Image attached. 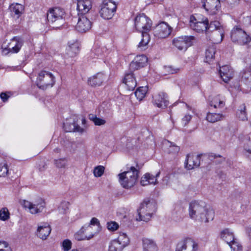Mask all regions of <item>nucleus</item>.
<instances>
[{"instance_id":"obj_14","label":"nucleus","mask_w":251,"mask_h":251,"mask_svg":"<svg viewBox=\"0 0 251 251\" xmlns=\"http://www.w3.org/2000/svg\"><path fill=\"white\" fill-rule=\"evenodd\" d=\"M198 247L193 239L186 238L177 244L176 251H197Z\"/></svg>"},{"instance_id":"obj_61","label":"nucleus","mask_w":251,"mask_h":251,"mask_svg":"<svg viewBox=\"0 0 251 251\" xmlns=\"http://www.w3.org/2000/svg\"><path fill=\"white\" fill-rule=\"evenodd\" d=\"M247 231L248 232L249 236L251 238V226H250V227H248Z\"/></svg>"},{"instance_id":"obj_38","label":"nucleus","mask_w":251,"mask_h":251,"mask_svg":"<svg viewBox=\"0 0 251 251\" xmlns=\"http://www.w3.org/2000/svg\"><path fill=\"white\" fill-rule=\"evenodd\" d=\"M237 117L241 121L247 120V114L246 111V106L245 104H242L238 109L236 113Z\"/></svg>"},{"instance_id":"obj_64","label":"nucleus","mask_w":251,"mask_h":251,"mask_svg":"<svg viewBox=\"0 0 251 251\" xmlns=\"http://www.w3.org/2000/svg\"><path fill=\"white\" fill-rule=\"evenodd\" d=\"M54 151L56 152H59L60 151V150L59 149H56L54 150Z\"/></svg>"},{"instance_id":"obj_32","label":"nucleus","mask_w":251,"mask_h":251,"mask_svg":"<svg viewBox=\"0 0 251 251\" xmlns=\"http://www.w3.org/2000/svg\"><path fill=\"white\" fill-rule=\"evenodd\" d=\"M142 242L144 251H157L156 244L153 240L148 238H144Z\"/></svg>"},{"instance_id":"obj_44","label":"nucleus","mask_w":251,"mask_h":251,"mask_svg":"<svg viewBox=\"0 0 251 251\" xmlns=\"http://www.w3.org/2000/svg\"><path fill=\"white\" fill-rule=\"evenodd\" d=\"M10 218V213L6 207H3L0 209V220L6 221Z\"/></svg>"},{"instance_id":"obj_8","label":"nucleus","mask_w":251,"mask_h":251,"mask_svg":"<svg viewBox=\"0 0 251 251\" xmlns=\"http://www.w3.org/2000/svg\"><path fill=\"white\" fill-rule=\"evenodd\" d=\"M117 9V5L111 0H104L100 11V16L104 19H110L114 16Z\"/></svg>"},{"instance_id":"obj_23","label":"nucleus","mask_w":251,"mask_h":251,"mask_svg":"<svg viewBox=\"0 0 251 251\" xmlns=\"http://www.w3.org/2000/svg\"><path fill=\"white\" fill-rule=\"evenodd\" d=\"M92 3L91 0H77V10L78 15L85 14L88 13L92 8Z\"/></svg>"},{"instance_id":"obj_31","label":"nucleus","mask_w":251,"mask_h":251,"mask_svg":"<svg viewBox=\"0 0 251 251\" xmlns=\"http://www.w3.org/2000/svg\"><path fill=\"white\" fill-rule=\"evenodd\" d=\"M123 83L126 85L128 90H133L137 85V82L134 74L131 73L126 74L124 79Z\"/></svg>"},{"instance_id":"obj_37","label":"nucleus","mask_w":251,"mask_h":251,"mask_svg":"<svg viewBox=\"0 0 251 251\" xmlns=\"http://www.w3.org/2000/svg\"><path fill=\"white\" fill-rule=\"evenodd\" d=\"M119 243L125 248L129 243V239L126 233H120L117 239H115Z\"/></svg>"},{"instance_id":"obj_18","label":"nucleus","mask_w":251,"mask_h":251,"mask_svg":"<svg viewBox=\"0 0 251 251\" xmlns=\"http://www.w3.org/2000/svg\"><path fill=\"white\" fill-rule=\"evenodd\" d=\"M92 25L91 21L86 16L82 15L79 16L75 28L79 32L85 33L91 28Z\"/></svg>"},{"instance_id":"obj_12","label":"nucleus","mask_w":251,"mask_h":251,"mask_svg":"<svg viewBox=\"0 0 251 251\" xmlns=\"http://www.w3.org/2000/svg\"><path fill=\"white\" fill-rule=\"evenodd\" d=\"M208 30L212 32L213 36H218L217 38H213V41L216 43H220L223 39L224 31L223 26L219 22L214 21L208 24Z\"/></svg>"},{"instance_id":"obj_35","label":"nucleus","mask_w":251,"mask_h":251,"mask_svg":"<svg viewBox=\"0 0 251 251\" xmlns=\"http://www.w3.org/2000/svg\"><path fill=\"white\" fill-rule=\"evenodd\" d=\"M64 128L66 132L77 131L80 133L85 132V129L84 128L76 126L74 123L71 124L68 122H66L64 124Z\"/></svg>"},{"instance_id":"obj_28","label":"nucleus","mask_w":251,"mask_h":251,"mask_svg":"<svg viewBox=\"0 0 251 251\" xmlns=\"http://www.w3.org/2000/svg\"><path fill=\"white\" fill-rule=\"evenodd\" d=\"M148 59L144 55H137L130 64V69L137 70L143 67L147 62Z\"/></svg>"},{"instance_id":"obj_43","label":"nucleus","mask_w":251,"mask_h":251,"mask_svg":"<svg viewBox=\"0 0 251 251\" xmlns=\"http://www.w3.org/2000/svg\"><path fill=\"white\" fill-rule=\"evenodd\" d=\"M163 70L165 75L174 74L178 73L180 68L173 66H166L164 67Z\"/></svg>"},{"instance_id":"obj_20","label":"nucleus","mask_w":251,"mask_h":251,"mask_svg":"<svg viewBox=\"0 0 251 251\" xmlns=\"http://www.w3.org/2000/svg\"><path fill=\"white\" fill-rule=\"evenodd\" d=\"M152 103L157 107L165 108L169 104L167 95L164 92H159L154 95L152 97Z\"/></svg>"},{"instance_id":"obj_41","label":"nucleus","mask_w":251,"mask_h":251,"mask_svg":"<svg viewBox=\"0 0 251 251\" xmlns=\"http://www.w3.org/2000/svg\"><path fill=\"white\" fill-rule=\"evenodd\" d=\"M124 248L115 239L111 241L109 245L108 251H122Z\"/></svg>"},{"instance_id":"obj_33","label":"nucleus","mask_w":251,"mask_h":251,"mask_svg":"<svg viewBox=\"0 0 251 251\" xmlns=\"http://www.w3.org/2000/svg\"><path fill=\"white\" fill-rule=\"evenodd\" d=\"M163 145L166 148V151L169 154L176 155L179 151V147L178 146L168 140L163 141Z\"/></svg>"},{"instance_id":"obj_5","label":"nucleus","mask_w":251,"mask_h":251,"mask_svg":"<svg viewBox=\"0 0 251 251\" xmlns=\"http://www.w3.org/2000/svg\"><path fill=\"white\" fill-rule=\"evenodd\" d=\"M54 83V77L50 72L42 71L37 76L36 84L42 89H46L49 87H52Z\"/></svg>"},{"instance_id":"obj_13","label":"nucleus","mask_w":251,"mask_h":251,"mask_svg":"<svg viewBox=\"0 0 251 251\" xmlns=\"http://www.w3.org/2000/svg\"><path fill=\"white\" fill-rule=\"evenodd\" d=\"M195 37L193 36H184L178 37L173 41V45L179 50H186L193 45Z\"/></svg>"},{"instance_id":"obj_53","label":"nucleus","mask_w":251,"mask_h":251,"mask_svg":"<svg viewBox=\"0 0 251 251\" xmlns=\"http://www.w3.org/2000/svg\"><path fill=\"white\" fill-rule=\"evenodd\" d=\"M0 251H12L8 243L4 241H0Z\"/></svg>"},{"instance_id":"obj_59","label":"nucleus","mask_w":251,"mask_h":251,"mask_svg":"<svg viewBox=\"0 0 251 251\" xmlns=\"http://www.w3.org/2000/svg\"><path fill=\"white\" fill-rule=\"evenodd\" d=\"M242 81H243L249 88L251 89V76H250V78L247 79V80H243Z\"/></svg>"},{"instance_id":"obj_6","label":"nucleus","mask_w":251,"mask_h":251,"mask_svg":"<svg viewBox=\"0 0 251 251\" xmlns=\"http://www.w3.org/2000/svg\"><path fill=\"white\" fill-rule=\"evenodd\" d=\"M231 39L234 43L244 45L251 41L250 37L242 28L236 26L231 31Z\"/></svg>"},{"instance_id":"obj_16","label":"nucleus","mask_w":251,"mask_h":251,"mask_svg":"<svg viewBox=\"0 0 251 251\" xmlns=\"http://www.w3.org/2000/svg\"><path fill=\"white\" fill-rule=\"evenodd\" d=\"M202 6L209 15L216 14L221 8L219 0H201Z\"/></svg>"},{"instance_id":"obj_51","label":"nucleus","mask_w":251,"mask_h":251,"mask_svg":"<svg viewBox=\"0 0 251 251\" xmlns=\"http://www.w3.org/2000/svg\"><path fill=\"white\" fill-rule=\"evenodd\" d=\"M232 251H242V247L237 240L228 245Z\"/></svg>"},{"instance_id":"obj_27","label":"nucleus","mask_w":251,"mask_h":251,"mask_svg":"<svg viewBox=\"0 0 251 251\" xmlns=\"http://www.w3.org/2000/svg\"><path fill=\"white\" fill-rule=\"evenodd\" d=\"M185 164V168L189 170L198 167L200 164V156L197 155H188Z\"/></svg>"},{"instance_id":"obj_46","label":"nucleus","mask_w":251,"mask_h":251,"mask_svg":"<svg viewBox=\"0 0 251 251\" xmlns=\"http://www.w3.org/2000/svg\"><path fill=\"white\" fill-rule=\"evenodd\" d=\"M243 152L244 154L249 158L251 156V141L246 142L243 146Z\"/></svg>"},{"instance_id":"obj_34","label":"nucleus","mask_w":251,"mask_h":251,"mask_svg":"<svg viewBox=\"0 0 251 251\" xmlns=\"http://www.w3.org/2000/svg\"><path fill=\"white\" fill-rule=\"evenodd\" d=\"M151 40V37L149 32L142 33V38L139 43L138 48L141 50H146Z\"/></svg>"},{"instance_id":"obj_56","label":"nucleus","mask_w":251,"mask_h":251,"mask_svg":"<svg viewBox=\"0 0 251 251\" xmlns=\"http://www.w3.org/2000/svg\"><path fill=\"white\" fill-rule=\"evenodd\" d=\"M192 116L190 114H186L182 119V122L185 125H186L191 120Z\"/></svg>"},{"instance_id":"obj_39","label":"nucleus","mask_w":251,"mask_h":251,"mask_svg":"<svg viewBox=\"0 0 251 251\" xmlns=\"http://www.w3.org/2000/svg\"><path fill=\"white\" fill-rule=\"evenodd\" d=\"M215 49L213 47L208 48L205 51L206 62L210 63L214 58Z\"/></svg>"},{"instance_id":"obj_47","label":"nucleus","mask_w":251,"mask_h":251,"mask_svg":"<svg viewBox=\"0 0 251 251\" xmlns=\"http://www.w3.org/2000/svg\"><path fill=\"white\" fill-rule=\"evenodd\" d=\"M105 168L103 166L99 165L94 168L93 174L95 177H100L104 173Z\"/></svg>"},{"instance_id":"obj_40","label":"nucleus","mask_w":251,"mask_h":251,"mask_svg":"<svg viewBox=\"0 0 251 251\" xmlns=\"http://www.w3.org/2000/svg\"><path fill=\"white\" fill-rule=\"evenodd\" d=\"M148 91V87L147 86H142L139 87L135 92V95L137 99L139 100H143L145 98Z\"/></svg>"},{"instance_id":"obj_19","label":"nucleus","mask_w":251,"mask_h":251,"mask_svg":"<svg viewBox=\"0 0 251 251\" xmlns=\"http://www.w3.org/2000/svg\"><path fill=\"white\" fill-rule=\"evenodd\" d=\"M79 50V43L76 41H70L66 48L64 57L66 59L73 58L77 55Z\"/></svg>"},{"instance_id":"obj_62","label":"nucleus","mask_w":251,"mask_h":251,"mask_svg":"<svg viewBox=\"0 0 251 251\" xmlns=\"http://www.w3.org/2000/svg\"><path fill=\"white\" fill-rule=\"evenodd\" d=\"M185 106L186 108L187 109H188V110H191V108L190 107H189L187 104H185Z\"/></svg>"},{"instance_id":"obj_1","label":"nucleus","mask_w":251,"mask_h":251,"mask_svg":"<svg viewBox=\"0 0 251 251\" xmlns=\"http://www.w3.org/2000/svg\"><path fill=\"white\" fill-rule=\"evenodd\" d=\"M189 216L196 221L208 223L213 220L215 212L213 208L201 200H194L189 204Z\"/></svg>"},{"instance_id":"obj_25","label":"nucleus","mask_w":251,"mask_h":251,"mask_svg":"<svg viewBox=\"0 0 251 251\" xmlns=\"http://www.w3.org/2000/svg\"><path fill=\"white\" fill-rule=\"evenodd\" d=\"M160 172L157 173L155 176L150 173L145 174L141 179L140 183L142 186L157 183V177L160 176Z\"/></svg>"},{"instance_id":"obj_9","label":"nucleus","mask_w":251,"mask_h":251,"mask_svg":"<svg viewBox=\"0 0 251 251\" xmlns=\"http://www.w3.org/2000/svg\"><path fill=\"white\" fill-rule=\"evenodd\" d=\"M136 28L142 32H149L152 26V22L144 14L137 16L134 20Z\"/></svg>"},{"instance_id":"obj_15","label":"nucleus","mask_w":251,"mask_h":251,"mask_svg":"<svg viewBox=\"0 0 251 251\" xmlns=\"http://www.w3.org/2000/svg\"><path fill=\"white\" fill-rule=\"evenodd\" d=\"M172 32V27L165 22H161L156 25L154 29V36L158 38L168 37Z\"/></svg>"},{"instance_id":"obj_26","label":"nucleus","mask_w":251,"mask_h":251,"mask_svg":"<svg viewBox=\"0 0 251 251\" xmlns=\"http://www.w3.org/2000/svg\"><path fill=\"white\" fill-rule=\"evenodd\" d=\"M210 104L215 108L222 109L226 105V98L221 95H215L211 97Z\"/></svg>"},{"instance_id":"obj_17","label":"nucleus","mask_w":251,"mask_h":251,"mask_svg":"<svg viewBox=\"0 0 251 251\" xmlns=\"http://www.w3.org/2000/svg\"><path fill=\"white\" fill-rule=\"evenodd\" d=\"M65 12L63 9L54 7L50 9L47 13V19L49 23H53L63 20Z\"/></svg>"},{"instance_id":"obj_58","label":"nucleus","mask_w":251,"mask_h":251,"mask_svg":"<svg viewBox=\"0 0 251 251\" xmlns=\"http://www.w3.org/2000/svg\"><path fill=\"white\" fill-rule=\"evenodd\" d=\"M243 22L246 25L248 26L251 25V16L244 18Z\"/></svg>"},{"instance_id":"obj_3","label":"nucleus","mask_w":251,"mask_h":251,"mask_svg":"<svg viewBox=\"0 0 251 251\" xmlns=\"http://www.w3.org/2000/svg\"><path fill=\"white\" fill-rule=\"evenodd\" d=\"M156 210V204L149 200H144L140 204L138 209L139 220L147 222L151 218Z\"/></svg>"},{"instance_id":"obj_36","label":"nucleus","mask_w":251,"mask_h":251,"mask_svg":"<svg viewBox=\"0 0 251 251\" xmlns=\"http://www.w3.org/2000/svg\"><path fill=\"white\" fill-rule=\"evenodd\" d=\"M225 118V116L221 113H208L206 118V120L212 123H214Z\"/></svg>"},{"instance_id":"obj_42","label":"nucleus","mask_w":251,"mask_h":251,"mask_svg":"<svg viewBox=\"0 0 251 251\" xmlns=\"http://www.w3.org/2000/svg\"><path fill=\"white\" fill-rule=\"evenodd\" d=\"M89 118L96 126H100L106 123V121L104 119L99 118L94 114H90Z\"/></svg>"},{"instance_id":"obj_30","label":"nucleus","mask_w":251,"mask_h":251,"mask_svg":"<svg viewBox=\"0 0 251 251\" xmlns=\"http://www.w3.org/2000/svg\"><path fill=\"white\" fill-rule=\"evenodd\" d=\"M221 238L225 241L228 245L231 244L236 240L232 229L225 228L221 231Z\"/></svg>"},{"instance_id":"obj_22","label":"nucleus","mask_w":251,"mask_h":251,"mask_svg":"<svg viewBox=\"0 0 251 251\" xmlns=\"http://www.w3.org/2000/svg\"><path fill=\"white\" fill-rule=\"evenodd\" d=\"M51 229L48 223H41L38 225L37 231V236L42 240H46L50 233Z\"/></svg>"},{"instance_id":"obj_54","label":"nucleus","mask_w":251,"mask_h":251,"mask_svg":"<svg viewBox=\"0 0 251 251\" xmlns=\"http://www.w3.org/2000/svg\"><path fill=\"white\" fill-rule=\"evenodd\" d=\"M8 170L7 165L0 164V177L5 176L7 175Z\"/></svg>"},{"instance_id":"obj_10","label":"nucleus","mask_w":251,"mask_h":251,"mask_svg":"<svg viewBox=\"0 0 251 251\" xmlns=\"http://www.w3.org/2000/svg\"><path fill=\"white\" fill-rule=\"evenodd\" d=\"M23 44L24 40L21 37L15 36L10 40L7 47L3 49L2 52L5 54L9 53H17L21 49Z\"/></svg>"},{"instance_id":"obj_49","label":"nucleus","mask_w":251,"mask_h":251,"mask_svg":"<svg viewBox=\"0 0 251 251\" xmlns=\"http://www.w3.org/2000/svg\"><path fill=\"white\" fill-rule=\"evenodd\" d=\"M72 243L69 239H65L61 243V248L64 251H69L71 250Z\"/></svg>"},{"instance_id":"obj_52","label":"nucleus","mask_w":251,"mask_h":251,"mask_svg":"<svg viewBox=\"0 0 251 251\" xmlns=\"http://www.w3.org/2000/svg\"><path fill=\"white\" fill-rule=\"evenodd\" d=\"M106 225L107 229L111 231H114L119 228L118 224L114 221L108 222Z\"/></svg>"},{"instance_id":"obj_63","label":"nucleus","mask_w":251,"mask_h":251,"mask_svg":"<svg viewBox=\"0 0 251 251\" xmlns=\"http://www.w3.org/2000/svg\"><path fill=\"white\" fill-rule=\"evenodd\" d=\"M216 157H220V158H222V160H224V158L221 155H215V158Z\"/></svg>"},{"instance_id":"obj_7","label":"nucleus","mask_w":251,"mask_h":251,"mask_svg":"<svg viewBox=\"0 0 251 251\" xmlns=\"http://www.w3.org/2000/svg\"><path fill=\"white\" fill-rule=\"evenodd\" d=\"M22 205L27 211L33 215L41 213L45 207V201L42 199H39L34 202L24 200Z\"/></svg>"},{"instance_id":"obj_11","label":"nucleus","mask_w":251,"mask_h":251,"mask_svg":"<svg viewBox=\"0 0 251 251\" xmlns=\"http://www.w3.org/2000/svg\"><path fill=\"white\" fill-rule=\"evenodd\" d=\"M96 234L92 226L85 225L74 234V238L78 241L89 240L93 238Z\"/></svg>"},{"instance_id":"obj_45","label":"nucleus","mask_w":251,"mask_h":251,"mask_svg":"<svg viewBox=\"0 0 251 251\" xmlns=\"http://www.w3.org/2000/svg\"><path fill=\"white\" fill-rule=\"evenodd\" d=\"M54 163L57 168H65L67 165V160L65 158L56 159L54 160Z\"/></svg>"},{"instance_id":"obj_60","label":"nucleus","mask_w":251,"mask_h":251,"mask_svg":"<svg viewBox=\"0 0 251 251\" xmlns=\"http://www.w3.org/2000/svg\"><path fill=\"white\" fill-rule=\"evenodd\" d=\"M0 97L1 99L3 101L5 102L9 98V96L5 93H1L0 94Z\"/></svg>"},{"instance_id":"obj_29","label":"nucleus","mask_w":251,"mask_h":251,"mask_svg":"<svg viewBox=\"0 0 251 251\" xmlns=\"http://www.w3.org/2000/svg\"><path fill=\"white\" fill-rule=\"evenodd\" d=\"M11 16L15 19H18L24 11V6L18 3L11 4L9 7Z\"/></svg>"},{"instance_id":"obj_57","label":"nucleus","mask_w":251,"mask_h":251,"mask_svg":"<svg viewBox=\"0 0 251 251\" xmlns=\"http://www.w3.org/2000/svg\"><path fill=\"white\" fill-rule=\"evenodd\" d=\"M206 37H207V39L210 41H211L212 42H213V43H215V44H216V43H215L213 41V38H217L218 37V36H213L212 35V32H211V34H210V32L209 31H207L206 32Z\"/></svg>"},{"instance_id":"obj_2","label":"nucleus","mask_w":251,"mask_h":251,"mask_svg":"<svg viewBox=\"0 0 251 251\" xmlns=\"http://www.w3.org/2000/svg\"><path fill=\"white\" fill-rule=\"evenodd\" d=\"M139 171L134 167H130L129 169L118 175L119 181L121 186L129 189L136 184L139 177Z\"/></svg>"},{"instance_id":"obj_4","label":"nucleus","mask_w":251,"mask_h":251,"mask_svg":"<svg viewBox=\"0 0 251 251\" xmlns=\"http://www.w3.org/2000/svg\"><path fill=\"white\" fill-rule=\"evenodd\" d=\"M190 25L197 32H202L208 28V20L200 15H191L190 17Z\"/></svg>"},{"instance_id":"obj_50","label":"nucleus","mask_w":251,"mask_h":251,"mask_svg":"<svg viewBox=\"0 0 251 251\" xmlns=\"http://www.w3.org/2000/svg\"><path fill=\"white\" fill-rule=\"evenodd\" d=\"M69 205L70 203L68 201H64L61 202L58 207L60 213L62 214L65 213L69 209Z\"/></svg>"},{"instance_id":"obj_55","label":"nucleus","mask_w":251,"mask_h":251,"mask_svg":"<svg viewBox=\"0 0 251 251\" xmlns=\"http://www.w3.org/2000/svg\"><path fill=\"white\" fill-rule=\"evenodd\" d=\"M87 226H97L99 227L100 226V223L97 218L93 217L90 220L89 225Z\"/></svg>"},{"instance_id":"obj_21","label":"nucleus","mask_w":251,"mask_h":251,"mask_svg":"<svg viewBox=\"0 0 251 251\" xmlns=\"http://www.w3.org/2000/svg\"><path fill=\"white\" fill-rule=\"evenodd\" d=\"M219 73L221 78L226 83L229 81L234 75L233 69L228 65H225L221 67Z\"/></svg>"},{"instance_id":"obj_48","label":"nucleus","mask_w":251,"mask_h":251,"mask_svg":"<svg viewBox=\"0 0 251 251\" xmlns=\"http://www.w3.org/2000/svg\"><path fill=\"white\" fill-rule=\"evenodd\" d=\"M240 75L241 81L243 80H247V79L250 78V76H251V67H250V68H246L241 71Z\"/></svg>"},{"instance_id":"obj_24","label":"nucleus","mask_w":251,"mask_h":251,"mask_svg":"<svg viewBox=\"0 0 251 251\" xmlns=\"http://www.w3.org/2000/svg\"><path fill=\"white\" fill-rule=\"evenodd\" d=\"M106 76L102 73H98L90 77L88 80V84L92 86H100L106 80Z\"/></svg>"}]
</instances>
